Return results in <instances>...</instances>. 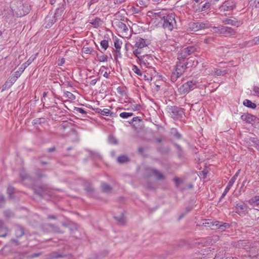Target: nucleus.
<instances>
[{
    "instance_id": "1",
    "label": "nucleus",
    "mask_w": 259,
    "mask_h": 259,
    "mask_svg": "<svg viewBox=\"0 0 259 259\" xmlns=\"http://www.w3.org/2000/svg\"><path fill=\"white\" fill-rule=\"evenodd\" d=\"M11 8L13 13L17 17L26 15L29 11V6L28 4H24L21 1L14 0L11 3Z\"/></svg>"
},
{
    "instance_id": "2",
    "label": "nucleus",
    "mask_w": 259,
    "mask_h": 259,
    "mask_svg": "<svg viewBox=\"0 0 259 259\" xmlns=\"http://www.w3.org/2000/svg\"><path fill=\"white\" fill-rule=\"evenodd\" d=\"M160 23L164 29L167 31H171L176 24L174 15L171 14L166 15L164 14L161 18Z\"/></svg>"
},
{
    "instance_id": "3",
    "label": "nucleus",
    "mask_w": 259,
    "mask_h": 259,
    "mask_svg": "<svg viewBox=\"0 0 259 259\" xmlns=\"http://www.w3.org/2000/svg\"><path fill=\"white\" fill-rule=\"evenodd\" d=\"M188 63H177L175 66V70L172 72L171 75V80L175 82L180 77L185 71L187 68Z\"/></svg>"
},
{
    "instance_id": "4",
    "label": "nucleus",
    "mask_w": 259,
    "mask_h": 259,
    "mask_svg": "<svg viewBox=\"0 0 259 259\" xmlns=\"http://www.w3.org/2000/svg\"><path fill=\"white\" fill-rule=\"evenodd\" d=\"M198 81L196 79L188 81L178 89L181 94H186L197 87Z\"/></svg>"
},
{
    "instance_id": "5",
    "label": "nucleus",
    "mask_w": 259,
    "mask_h": 259,
    "mask_svg": "<svg viewBox=\"0 0 259 259\" xmlns=\"http://www.w3.org/2000/svg\"><path fill=\"white\" fill-rule=\"evenodd\" d=\"M146 39L141 37H137L135 41V44L133 47L134 49L133 53L135 56H139L141 54V49L147 46Z\"/></svg>"
},
{
    "instance_id": "6",
    "label": "nucleus",
    "mask_w": 259,
    "mask_h": 259,
    "mask_svg": "<svg viewBox=\"0 0 259 259\" xmlns=\"http://www.w3.org/2000/svg\"><path fill=\"white\" fill-rule=\"evenodd\" d=\"M146 174L147 177L154 176L157 180H163L165 177L164 175L158 169L154 168H148L146 169Z\"/></svg>"
},
{
    "instance_id": "7",
    "label": "nucleus",
    "mask_w": 259,
    "mask_h": 259,
    "mask_svg": "<svg viewBox=\"0 0 259 259\" xmlns=\"http://www.w3.org/2000/svg\"><path fill=\"white\" fill-rule=\"evenodd\" d=\"M170 116L175 120L182 118L184 115L183 109L181 108L173 106L170 108Z\"/></svg>"
},
{
    "instance_id": "8",
    "label": "nucleus",
    "mask_w": 259,
    "mask_h": 259,
    "mask_svg": "<svg viewBox=\"0 0 259 259\" xmlns=\"http://www.w3.org/2000/svg\"><path fill=\"white\" fill-rule=\"evenodd\" d=\"M137 57L141 62V63L144 65L146 67H150L151 62L152 61V58L151 56L148 55L139 54V56H136Z\"/></svg>"
},
{
    "instance_id": "9",
    "label": "nucleus",
    "mask_w": 259,
    "mask_h": 259,
    "mask_svg": "<svg viewBox=\"0 0 259 259\" xmlns=\"http://www.w3.org/2000/svg\"><path fill=\"white\" fill-rule=\"evenodd\" d=\"M114 26L116 29L123 35H126L128 32V27L122 22L116 21L114 22Z\"/></svg>"
},
{
    "instance_id": "10",
    "label": "nucleus",
    "mask_w": 259,
    "mask_h": 259,
    "mask_svg": "<svg viewBox=\"0 0 259 259\" xmlns=\"http://www.w3.org/2000/svg\"><path fill=\"white\" fill-rule=\"evenodd\" d=\"M165 10H162L161 11L158 10H151L147 12V15L150 18L159 19L163 17L164 14V12Z\"/></svg>"
},
{
    "instance_id": "11",
    "label": "nucleus",
    "mask_w": 259,
    "mask_h": 259,
    "mask_svg": "<svg viewBox=\"0 0 259 259\" xmlns=\"http://www.w3.org/2000/svg\"><path fill=\"white\" fill-rule=\"evenodd\" d=\"M247 208V205L244 202H241L238 203L236 205V212L239 215L245 214Z\"/></svg>"
},
{
    "instance_id": "12",
    "label": "nucleus",
    "mask_w": 259,
    "mask_h": 259,
    "mask_svg": "<svg viewBox=\"0 0 259 259\" xmlns=\"http://www.w3.org/2000/svg\"><path fill=\"white\" fill-rule=\"evenodd\" d=\"M241 118L243 121H245L248 123L253 124L256 119V117L248 113H245L241 115Z\"/></svg>"
},
{
    "instance_id": "13",
    "label": "nucleus",
    "mask_w": 259,
    "mask_h": 259,
    "mask_svg": "<svg viewBox=\"0 0 259 259\" xmlns=\"http://www.w3.org/2000/svg\"><path fill=\"white\" fill-rule=\"evenodd\" d=\"M73 126V124L72 123L69 122L68 121H63L59 125V127L61 130H62L63 132L65 131L66 129H69L70 131H72L73 132H74L72 128Z\"/></svg>"
},
{
    "instance_id": "14",
    "label": "nucleus",
    "mask_w": 259,
    "mask_h": 259,
    "mask_svg": "<svg viewBox=\"0 0 259 259\" xmlns=\"http://www.w3.org/2000/svg\"><path fill=\"white\" fill-rule=\"evenodd\" d=\"M210 27V24L207 22H196L192 24V28L195 29V30H198L199 29H205Z\"/></svg>"
},
{
    "instance_id": "15",
    "label": "nucleus",
    "mask_w": 259,
    "mask_h": 259,
    "mask_svg": "<svg viewBox=\"0 0 259 259\" xmlns=\"http://www.w3.org/2000/svg\"><path fill=\"white\" fill-rule=\"evenodd\" d=\"M42 228L44 231L48 232H60L58 227L51 224H47L44 225L42 227Z\"/></svg>"
},
{
    "instance_id": "16",
    "label": "nucleus",
    "mask_w": 259,
    "mask_h": 259,
    "mask_svg": "<svg viewBox=\"0 0 259 259\" xmlns=\"http://www.w3.org/2000/svg\"><path fill=\"white\" fill-rule=\"evenodd\" d=\"M213 225H215V228H212V229H219L222 231L229 228L230 226V224L228 223H223L219 221L214 222Z\"/></svg>"
},
{
    "instance_id": "17",
    "label": "nucleus",
    "mask_w": 259,
    "mask_h": 259,
    "mask_svg": "<svg viewBox=\"0 0 259 259\" xmlns=\"http://www.w3.org/2000/svg\"><path fill=\"white\" fill-rule=\"evenodd\" d=\"M221 34H224L226 36L234 35L236 31L234 29L231 27L223 26Z\"/></svg>"
},
{
    "instance_id": "18",
    "label": "nucleus",
    "mask_w": 259,
    "mask_h": 259,
    "mask_svg": "<svg viewBox=\"0 0 259 259\" xmlns=\"http://www.w3.org/2000/svg\"><path fill=\"white\" fill-rule=\"evenodd\" d=\"M8 229L6 228L2 220H0V237H5L8 233Z\"/></svg>"
},
{
    "instance_id": "19",
    "label": "nucleus",
    "mask_w": 259,
    "mask_h": 259,
    "mask_svg": "<svg viewBox=\"0 0 259 259\" xmlns=\"http://www.w3.org/2000/svg\"><path fill=\"white\" fill-rule=\"evenodd\" d=\"M15 235L17 238L22 236L24 234V231L22 227L17 226L15 228Z\"/></svg>"
},
{
    "instance_id": "20",
    "label": "nucleus",
    "mask_w": 259,
    "mask_h": 259,
    "mask_svg": "<svg viewBox=\"0 0 259 259\" xmlns=\"http://www.w3.org/2000/svg\"><path fill=\"white\" fill-rule=\"evenodd\" d=\"M64 10H65V8L63 5H62L59 8H57L56 9V12L54 14V18H56V19L58 18H60L61 17V16L62 15Z\"/></svg>"
},
{
    "instance_id": "21",
    "label": "nucleus",
    "mask_w": 259,
    "mask_h": 259,
    "mask_svg": "<svg viewBox=\"0 0 259 259\" xmlns=\"http://www.w3.org/2000/svg\"><path fill=\"white\" fill-rule=\"evenodd\" d=\"M223 22L225 24H229L237 27H238L240 24V23L237 21L228 18L226 19Z\"/></svg>"
},
{
    "instance_id": "22",
    "label": "nucleus",
    "mask_w": 259,
    "mask_h": 259,
    "mask_svg": "<svg viewBox=\"0 0 259 259\" xmlns=\"http://www.w3.org/2000/svg\"><path fill=\"white\" fill-rule=\"evenodd\" d=\"M248 203L253 206H258L259 205V196H255L252 197L251 199L249 200Z\"/></svg>"
},
{
    "instance_id": "23",
    "label": "nucleus",
    "mask_w": 259,
    "mask_h": 259,
    "mask_svg": "<svg viewBox=\"0 0 259 259\" xmlns=\"http://www.w3.org/2000/svg\"><path fill=\"white\" fill-rule=\"evenodd\" d=\"M122 45V42L119 39L115 37L114 41V46L115 48V52H118L120 50L121 46Z\"/></svg>"
},
{
    "instance_id": "24",
    "label": "nucleus",
    "mask_w": 259,
    "mask_h": 259,
    "mask_svg": "<svg viewBox=\"0 0 259 259\" xmlns=\"http://www.w3.org/2000/svg\"><path fill=\"white\" fill-rule=\"evenodd\" d=\"M90 23L95 27H98L101 25L102 21L100 18L96 17L94 19L91 20Z\"/></svg>"
},
{
    "instance_id": "25",
    "label": "nucleus",
    "mask_w": 259,
    "mask_h": 259,
    "mask_svg": "<svg viewBox=\"0 0 259 259\" xmlns=\"http://www.w3.org/2000/svg\"><path fill=\"white\" fill-rule=\"evenodd\" d=\"M114 218L119 224H124L125 222V218L123 213L120 214L119 216H115Z\"/></svg>"
},
{
    "instance_id": "26",
    "label": "nucleus",
    "mask_w": 259,
    "mask_h": 259,
    "mask_svg": "<svg viewBox=\"0 0 259 259\" xmlns=\"http://www.w3.org/2000/svg\"><path fill=\"white\" fill-rule=\"evenodd\" d=\"M243 103L245 106L250 108L251 109H254L256 107L255 103L247 99L245 100Z\"/></svg>"
},
{
    "instance_id": "27",
    "label": "nucleus",
    "mask_w": 259,
    "mask_h": 259,
    "mask_svg": "<svg viewBox=\"0 0 259 259\" xmlns=\"http://www.w3.org/2000/svg\"><path fill=\"white\" fill-rule=\"evenodd\" d=\"M249 8H259V0H250L249 2Z\"/></svg>"
},
{
    "instance_id": "28",
    "label": "nucleus",
    "mask_w": 259,
    "mask_h": 259,
    "mask_svg": "<svg viewBox=\"0 0 259 259\" xmlns=\"http://www.w3.org/2000/svg\"><path fill=\"white\" fill-rule=\"evenodd\" d=\"M136 4L137 6L141 8L146 7L148 4V0H137Z\"/></svg>"
},
{
    "instance_id": "29",
    "label": "nucleus",
    "mask_w": 259,
    "mask_h": 259,
    "mask_svg": "<svg viewBox=\"0 0 259 259\" xmlns=\"http://www.w3.org/2000/svg\"><path fill=\"white\" fill-rule=\"evenodd\" d=\"M189 56L188 53H187V51H186V49L184 48L181 50V53L179 54L178 59L179 60L180 59H186Z\"/></svg>"
},
{
    "instance_id": "30",
    "label": "nucleus",
    "mask_w": 259,
    "mask_h": 259,
    "mask_svg": "<svg viewBox=\"0 0 259 259\" xmlns=\"http://www.w3.org/2000/svg\"><path fill=\"white\" fill-rule=\"evenodd\" d=\"M239 171L238 170V172H237L233 177L231 178V179L229 181L227 186L231 188V187L233 185L234 183H235V181L236 180L237 177H238Z\"/></svg>"
},
{
    "instance_id": "31",
    "label": "nucleus",
    "mask_w": 259,
    "mask_h": 259,
    "mask_svg": "<svg viewBox=\"0 0 259 259\" xmlns=\"http://www.w3.org/2000/svg\"><path fill=\"white\" fill-rule=\"evenodd\" d=\"M129 159L127 156L125 155H121L118 156L117 158V161L119 163H123L126 162L128 161Z\"/></svg>"
},
{
    "instance_id": "32",
    "label": "nucleus",
    "mask_w": 259,
    "mask_h": 259,
    "mask_svg": "<svg viewBox=\"0 0 259 259\" xmlns=\"http://www.w3.org/2000/svg\"><path fill=\"white\" fill-rule=\"evenodd\" d=\"M214 222L212 221L211 220H205L204 222H203L202 224L205 227H209L215 228V225H213Z\"/></svg>"
},
{
    "instance_id": "33",
    "label": "nucleus",
    "mask_w": 259,
    "mask_h": 259,
    "mask_svg": "<svg viewBox=\"0 0 259 259\" xmlns=\"http://www.w3.org/2000/svg\"><path fill=\"white\" fill-rule=\"evenodd\" d=\"M212 72L217 76L224 75L225 74H226V71L225 70L223 71L218 68H213V69L212 70Z\"/></svg>"
},
{
    "instance_id": "34",
    "label": "nucleus",
    "mask_w": 259,
    "mask_h": 259,
    "mask_svg": "<svg viewBox=\"0 0 259 259\" xmlns=\"http://www.w3.org/2000/svg\"><path fill=\"white\" fill-rule=\"evenodd\" d=\"M102 189L103 192L107 193H111L112 191V188L109 185L105 184H102Z\"/></svg>"
},
{
    "instance_id": "35",
    "label": "nucleus",
    "mask_w": 259,
    "mask_h": 259,
    "mask_svg": "<svg viewBox=\"0 0 259 259\" xmlns=\"http://www.w3.org/2000/svg\"><path fill=\"white\" fill-rule=\"evenodd\" d=\"M185 49H186V51H187V53H188L189 55L194 53L197 51V48L193 46H189L187 48H185Z\"/></svg>"
},
{
    "instance_id": "36",
    "label": "nucleus",
    "mask_w": 259,
    "mask_h": 259,
    "mask_svg": "<svg viewBox=\"0 0 259 259\" xmlns=\"http://www.w3.org/2000/svg\"><path fill=\"white\" fill-rule=\"evenodd\" d=\"M245 244V241L240 240L238 241L237 242H235L234 244V246L238 248H243Z\"/></svg>"
},
{
    "instance_id": "37",
    "label": "nucleus",
    "mask_w": 259,
    "mask_h": 259,
    "mask_svg": "<svg viewBox=\"0 0 259 259\" xmlns=\"http://www.w3.org/2000/svg\"><path fill=\"white\" fill-rule=\"evenodd\" d=\"M14 192H15V189L13 187H12V186L8 187V188H7V193H8V195H9V197L11 198H13V195L14 193Z\"/></svg>"
},
{
    "instance_id": "38",
    "label": "nucleus",
    "mask_w": 259,
    "mask_h": 259,
    "mask_svg": "<svg viewBox=\"0 0 259 259\" xmlns=\"http://www.w3.org/2000/svg\"><path fill=\"white\" fill-rule=\"evenodd\" d=\"M109 143L111 144H117L118 141L117 139L113 136H110L108 138Z\"/></svg>"
},
{
    "instance_id": "39",
    "label": "nucleus",
    "mask_w": 259,
    "mask_h": 259,
    "mask_svg": "<svg viewBox=\"0 0 259 259\" xmlns=\"http://www.w3.org/2000/svg\"><path fill=\"white\" fill-rule=\"evenodd\" d=\"M16 80V78L14 77L13 76H11L8 79L6 82V84H9V86H11L14 84Z\"/></svg>"
},
{
    "instance_id": "40",
    "label": "nucleus",
    "mask_w": 259,
    "mask_h": 259,
    "mask_svg": "<svg viewBox=\"0 0 259 259\" xmlns=\"http://www.w3.org/2000/svg\"><path fill=\"white\" fill-rule=\"evenodd\" d=\"M133 115V113L131 112H122L119 115L120 117L122 118H127Z\"/></svg>"
},
{
    "instance_id": "41",
    "label": "nucleus",
    "mask_w": 259,
    "mask_h": 259,
    "mask_svg": "<svg viewBox=\"0 0 259 259\" xmlns=\"http://www.w3.org/2000/svg\"><path fill=\"white\" fill-rule=\"evenodd\" d=\"M100 45L102 48L104 49V50H106L109 46L108 40L105 39L102 40L100 42Z\"/></svg>"
},
{
    "instance_id": "42",
    "label": "nucleus",
    "mask_w": 259,
    "mask_h": 259,
    "mask_svg": "<svg viewBox=\"0 0 259 259\" xmlns=\"http://www.w3.org/2000/svg\"><path fill=\"white\" fill-rule=\"evenodd\" d=\"M132 70L137 75L140 76H142L143 73L141 72V70L138 68V67L137 66L134 65L133 66Z\"/></svg>"
},
{
    "instance_id": "43",
    "label": "nucleus",
    "mask_w": 259,
    "mask_h": 259,
    "mask_svg": "<svg viewBox=\"0 0 259 259\" xmlns=\"http://www.w3.org/2000/svg\"><path fill=\"white\" fill-rule=\"evenodd\" d=\"M101 114L103 115L108 116L109 115H111L113 113H111L110 110L108 109L104 108L101 111Z\"/></svg>"
},
{
    "instance_id": "44",
    "label": "nucleus",
    "mask_w": 259,
    "mask_h": 259,
    "mask_svg": "<svg viewBox=\"0 0 259 259\" xmlns=\"http://www.w3.org/2000/svg\"><path fill=\"white\" fill-rule=\"evenodd\" d=\"M174 181L175 182V185L177 188L179 187L180 185L183 183L182 180L179 178H175L174 179Z\"/></svg>"
},
{
    "instance_id": "45",
    "label": "nucleus",
    "mask_w": 259,
    "mask_h": 259,
    "mask_svg": "<svg viewBox=\"0 0 259 259\" xmlns=\"http://www.w3.org/2000/svg\"><path fill=\"white\" fill-rule=\"evenodd\" d=\"M210 3L208 2H207L202 6L201 11H204L205 10L208 9L210 7Z\"/></svg>"
},
{
    "instance_id": "46",
    "label": "nucleus",
    "mask_w": 259,
    "mask_h": 259,
    "mask_svg": "<svg viewBox=\"0 0 259 259\" xmlns=\"http://www.w3.org/2000/svg\"><path fill=\"white\" fill-rule=\"evenodd\" d=\"M222 28H223V26H219V27H213V32H215V33H222Z\"/></svg>"
},
{
    "instance_id": "47",
    "label": "nucleus",
    "mask_w": 259,
    "mask_h": 259,
    "mask_svg": "<svg viewBox=\"0 0 259 259\" xmlns=\"http://www.w3.org/2000/svg\"><path fill=\"white\" fill-rule=\"evenodd\" d=\"M66 97L70 100H73L75 99V96L71 93L67 92L65 93Z\"/></svg>"
},
{
    "instance_id": "48",
    "label": "nucleus",
    "mask_w": 259,
    "mask_h": 259,
    "mask_svg": "<svg viewBox=\"0 0 259 259\" xmlns=\"http://www.w3.org/2000/svg\"><path fill=\"white\" fill-rule=\"evenodd\" d=\"M98 61L100 62H105L107 60V56L106 55H102L98 57Z\"/></svg>"
},
{
    "instance_id": "49",
    "label": "nucleus",
    "mask_w": 259,
    "mask_h": 259,
    "mask_svg": "<svg viewBox=\"0 0 259 259\" xmlns=\"http://www.w3.org/2000/svg\"><path fill=\"white\" fill-rule=\"evenodd\" d=\"M252 142L254 143L255 147L259 150V139L253 138Z\"/></svg>"
},
{
    "instance_id": "50",
    "label": "nucleus",
    "mask_w": 259,
    "mask_h": 259,
    "mask_svg": "<svg viewBox=\"0 0 259 259\" xmlns=\"http://www.w3.org/2000/svg\"><path fill=\"white\" fill-rule=\"evenodd\" d=\"M74 110L77 112H79L81 114H87V112L85 111L83 109L79 107H75Z\"/></svg>"
},
{
    "instance_id": "51",
    "label": "nucleus",
    "mask_w": 259,
    "mask_h": 259,
    "mask_svg": "<svg viewBox=\"0 0 259 259\" xmlns=\"http://www.w3.org/2000/svg\"><path fill=\"white\" fill-rule=\"evenodd\" d=\"M230 189H231L230 187H229V186H227V187L225 188L223 193L222 195V196H221V197L220 198V200H221L223 198H224L226 196V195L227 194V193L228 192V191L230 190Z\"/></svg>"
},
{
    "instance_id": "52",
    "label": "nucleus",
    "mask_w": 259,
    "mask_h": 259,
    "mask_svg": "<svg viewBox=\"0 0 259 259\" xmlns=\"http://www.w3.org/2000/svg\"><path fill=\"white\" fill-rule=\"evenodd\" d=\"M252 45H259V36L255 37L252 41Z\"/></svg>"
},
{
    "instance_id": "53",
    "label": "nucleus",
    "mask_w": 259,
    "mask_h": 259,
    "mask_svg": "<svg viewBox=\"0 0 259 259\" xmlns=\"http://www.w3.org/2000/svg\"><path fill=\"white\" fill-rule=\"evenodd\" d=\"M117 92L118 94H119L120 95H121L122 96H123L124 94V91L123 90V88L121 87H118L117 88Z\"/></svg>"
},
{
    "instance_id": "54",
    "label": "nucleus",
    "mask_w": 259,
    "mask_h": 259,
    "mask_svg": "<svg viewBox=\"0 0 259 259\" xmlns=\"http://www.w3.org/2000/svg\"><path fill=\"white\" fill-rule=\"evenodd\" d=\"M42 119L44 120V118H36L33 120V122L34 124H40L41 122H44V121H41Z\"/></svg>"
},
{
    "instance_id": "55",
    "label": "nucleus",
    "mask_w": 259,
    "mask_h": 259,
    "mask_svg": "<svg viewBox=\"0 0 259 259\" xmlns=\"http://www.w3.org/2000/svg\"><path fill=\"white\" fill-rule=\"evenodd\" d=\"M253 91L255 92L256 95H259V87L255 86L253 88Z\"/></svg>"
},
{
    "instance_id": "56",
    "label": "nucleus",
    "mask_w": 259,
    "mask_h": 259,
    "mask_svg": "<svg viewBox=\"0 0 259 259\" xmlns=\"http://www.w3.org/2000/svg\"><path fill=\"white\" fill-rule=\"evenodd\" d=\"M84 52L87 54H90L91 53V49L89 48H84Z\"/></svg>"
},
{
    "instance_id": "57",
    "label": "nucleus",
    "mask_w": 259,
    "mask_h": 259,
    "mask_svg": "<svg viewBox=\"0 0 259 259\" xmlns=\"http://www.w3.org/2000/svg\"><path fill=\"white\" fill-rule=\"evenodd\" d=\"M99 0H91L88 3L89 7H90L92 5L97 3Z\"/></svg>"
},
{
    "instance_id": "58",
    "label": "nucleus",
    "mask_w": 259,
    "mask_h": 259,
    "mask_svg": "<svg viewBox=\"0 0 259 259\" xmlns=\"http://www.w3.org/2000/svg\"><path fill=\"white\" fill-rule=\"evenodd\" d=\"M202 254L201 253H195L194 254V257L196 258H202Z\"/></svg>"
},
{
    "instance_id": "59",
    "label": "nucleus",
    "mask_w": 259,
    "mask_h": 259,
    "mask_svg": "<svg viewBox=\"0 0 259 259\" xmlns=\"http://www.w3.org/2000/svg\"><path fill=\"white\" fill-rule=\"evenodd\" d=\"M40 255V253H35L32 254H31L30 256V258H34L39 256Z\"/></svg>"
},
{
    "instance_id": "60",
    "label": "nucleus",
    "mask_w": 259,
    "mask_h": 259,
    "mask_svg": "<svg viewBox=\"0 0 259 259\" xmlns=\"http://www.w3.org/2000/svg\"><path fill=\"white\" fill-rule=\"evenodd\" d=\"M97 80V79H94L91 81L90 83L91 85H95L96 84Z\"/></svg>"
},
{
    "instance_id": "61",
    "label": "nucleus",
    "mask_w": 259,
    "mask_h": 259,
    "mask_svg": "<svg viewBox=\"0 0 259 259\" xmlns=\"http://www.w3.org/2000/svg\"><path fill=\"white\" fill-rule=\"evenodd\" d=\"M20 74L19 71H16L15 72L14 75L13 76L14 77L16 78V80L17 78L20 76Z\"/></svg>"
},
{
    "instance_id": "62",
    "label": "nucleus",
    "mask_w": 259,
    "mask_h": 259,
    "mask_svg": "<svg viewBox=\"0 0 259 259\" xmlns=\"http://www.w3.org/2000/svg\"><path fill=\"white\" fill-rule=\"evenodd\" d=\"M85 190L89 192H92L94 191V189L91 187H87L85 188Z\"/></svg>"
},
{
    "instance_id": "63",
    "label": "nucleus",
    "mask_w": 259,
    "mask_h": 259,
    "mask_svg": "<svg viewBox=\"0 0 259 259\" xmlns=\"http://www.w3.org/2000/svg\"><path fill=\"white\" fill-rule=\"evenodd\" d=\"M5 202V197L4 195L0 194V203Z\"/></svg>"
},
{
    "instance_id": "64",
    "label": "nucleus",
    "mask_w": 259,
    "mask_h": 259,
    "mask_svg": "<svg viewBox=\"0 0 259 259\" xmlns=\"http://www.w3.org/2000/svg\"><path fill=\"white\" fill-rule=\"evenodd\" d=\"M212 237L214 242L219 240V237L218 236L215 235L213 236Z\"/></svg>"
}]
</instances>
